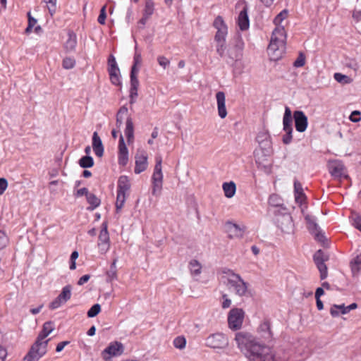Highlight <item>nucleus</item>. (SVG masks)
Instances as JSON below:
<instances>
[{
    "mask_svg": "<svg viewBox=\"0 0 361 361\" xmlns=\"http://www.w3.org/2000/svg\"><path fill=\"white\" fill-rule=\"evenodd\" d=\"M286 34L283 26H278L274 30L267 51L271 61L281 59L286 51Z\"/></svg>",
    "mask_w": 361,
    "mask_h": 361,
    "instance_id": "obj_1",
    "label": "nucleus"
},
{
    "mask_svg": "<svg viewBox=\"0 0 361 361\" xmlns=\"http://www.w3.org/2000/svg\"><path fill=\"white\" fill-rule=\"evenodd\" d=\"M245 355L250 361H278L272 350L258 341L250 346V350L245 352Z\"/></svg>",
    "mask_w": 361,
    "mask_h": 361,
    "instance_id": "obj_2",
    "label": "nucleus"
},
{
    "mask_svg": "<svg viewBox=\"0 0 361 361\" xmlns=\"http://www.w3.org/2000/svg\"><path fill=\"white\" fill-rule=\"evenodd\" d=\"M227 286L229 290H233L239 296H244L247 292V283L243 281L239 274L228 270Z\"/></svg>",
    "mask_w": 361,
    "mask_h": 361,
    "instance_id": "obj_3",
    "label": "nucleus"
},
{
    "mask_svg": "<svg viewBox=\"0 0 361 361\" xmlns=\"http://www.w3.org/2000/svg\"><path fill=\"white\" fill-rule=\"evenodd\" d=\"M156 164L152 176V194L159 195L162 189L163 173L161 169L162 158L160 155L155 157Z\"/></svg>",
    "mask_w": 361,
    "mask_h": 361,
    "instance_id": "obj_4",
    "label": "nucleus"
},
{
    "mask_svg": "<svg viewBox=\"0 0 361 361\" xmlns=\"http://www.w3.org/2000/svg\"><path fill=\"white\" fill-rule=\"evenodd\" d=\"M116 117L118 128H120L123 125V122H125V135H133V122L132 118L128 116V108L125 106L121 107Z\"/></svg>",
    "mask_w": 361,
    "mask_h": 361,
    "instance_id": "obj_5",
    "label": "nucleus"
},
{
    "mask_svg": "<svg viewBox=\"0 0 361 361\" xmlns=\"http://www.w3.org/2000/svg\"><path fill=\"white\" fill-rule=\"evenodd\" d=\"M48 341L49 340L44 341H36L24 360L26 361H37L47 353Z\"/></svg>",
    "mask_w": 361,
    "mask_h": 361,
    "instance_id": "obj_6",
    "label": "nucleus"
},
{
    "mask_svg": "<svg viewBox=\"0 0 361 361\" xmlns=\"http://www.w3.org/2000/svg\"><path fill=\"white\" fill-rule=\"evenodd\" d=\"M245 312L241 308H233L228 314V325L230 329L237 331L243 325Z\"/></svg>",
    "mask_w": 361,
    "mask_h": 361,
    "instance_id": "obj_7",
    "label": "nucleus"
},
{
    "mask_svg": "<svg viewBox=\"0 0 361 361\" xmlns=\"http://www.w3.org/2000/svg\"><path fill=\"white\" fill-rule=\"evenodd\" d=\"M205 345L211 348L223 349L228 346V339L224 334L215 333L206 338Z\"/></svg>",
    "mask_w": 361,
    "mask_h": 361,
    "instance_id": "obj_8",
    "label": "nucleus"
},
{
    "mask_svg": "<svg viewBox=\"0 0 361 361\" xmlns=\"http://www.w3.org/2000/svg\"><path fill=\"white\" fill-rule=\"evenodd\" d=\"M235 340L238 348L244 353L247 352L250 347L257 342L251 334L245 331L237 333Z\"/></svg>",
    "mask_w": 361,
    "mask_h": 361,
    "instance_id": "obj_9",
    "label": "nucleus"
},
{
    "mask_svg": "<svg viewBox=\"0 0 361 361\" xmlns=\"http://www.w3.org/2000/svg\"><path fill=\"white\" fill-rule=\"evenodd\" d=\"M327 167L331 176L336 179L348 177V176L345 175V166L341 160H329Z\"/></svg>",
    "mask_w": 361,
    "mask_h": 361,
    "instance_id": "obj_10",
    "label": "nucleus"
},
{
    "mask_svg": "<svg viewBox=\"0 0 361 361\" xmlns=\"http://www.w3.org/2000/svg\"><path fill=\"white\" fill-rule=\"evenodd\" d=\"M244 42L240 38H237L235 44L229 47L227 51L228 58L233 61H238L243 57Z\"/></svg>",
    "mask_w": 361,
    "mask_h": 361,
    "instance_id": "obj_11",
    "label": "nucleus"
},
{
    "mask_svg": "<svg viewBox=\"0 0 361 361\" xmlns=\"http://www.w3.org/2000/svg\"><path fill=\"white\" fill-rule=\"evenodd\" d=\"M98 247L102 254L106 253L110 247L109 235L106 222H103L102 224V229L99 235Z\"/></svg>",
    "mask_w": 361,
    "mask_h": 361,
    "instance_id": "obj_12",
    "label": "nucleus"
},
{
    "mask_svg": "<svg viewBox=\"0 0 361 361\" xmlns=\"http://www.w3.org/2000/svg\"><path fill=\"white\" fill-rule=\"evenodd\" d=\"M307 224V228L309 231L314 235V238L318 241H323L324 235L322 233L319 226L317 224V219L314 216L307 214L305 217Z\"/></svg>",
    "mask_w": 361,
    "mask_h": 361,
    "instance_id": "obj_13",
    "label": "nucleus"
},
{
    "mask_svg": "<svg viewBox=\"0 0 361 361\" xmlns=\"http://www.w3.org/2000/svg\"><path fill=\"white\" fill-rule=\"evenodd\" d=\"M147 154L145 150L139 149L135 154V173L139 174L145 171L148 166Z\"/></svg>",
    "mask_w": 361,
    "mask_h": 361,
    "instance_id": "obj_14",
    "label": "nucleus"
},
{
    "mask_svg": "<svg viewBox=\"0 0 361 361\" xmlns=\"http://www.w3.org/2000/svg\"><path fill=\"white\" fill-rule=\"evenodd\" d=\"M268 157H265L264 154H260L259 151L255 152V161L257 168L267 174L270 173L271 171V163Z\"/></svg>",
    "mask_w": 361,
    "mask_h": 361,
    "instance_id": "obj_15",
    "label": "nucleus"
},
{
    "mask_svg": "<svg viewBox=\"0 0 361 361\" xmlns=\"http://www.w3.org/2000/svg\"><path fill=\"white\" fill-rule=\"evenodd\" d=\"M295 129L299 133L305 131L307 127V117L302 111H295L293 113Z\"/></svg>",
    "mask_w": 361,
    "mask_h": 361,
    "instance_id": "obj_16",
    "label": "nucleus"
},
{
    "mask_svg": "<svg viewBox=\"0 0 361 361\" xmlns=\"http://www.w3.org/2000/svg\"><path fill=\"white\" fill-rule=\"evenodd\" d=\"M139 71L138 68H131L130 72V103L132 104L135 99L137 96V89L139 86V81L137 79V74Z\"/></svg>",
    "mask_w": 361,
    "mask_h": 361,
    "instance_id": "obj_17",
    "label": "nucleus"
},
{
    "mask_svg": "<svg viewBox=\"0 0 361 361\" xmlns=\"http://www.w3.org/2000/svg\"><path fill=\"white\" fill-rule=\"evenodd\" d=\"M259 144V151L260 154H265V157H269L271 153V141L270 137H257Z\"/></svg>",
    "mask_w": 361,
    "mask_h": 361,
    "instance_id": "obj_18",
    "label": "nucleus"
},
{
    "mask_svg": "<svg viewBox=\"0 0 361 361\" xmlns=\"http://www.w3.org/2000/svg\"><path fill=\"white\" fill-rule=\"evenodd\" d=\"M118 161L121 166H126L128 161V150L123 137H120L119 140Z\"/></svg>",
    "mask_w": 361,
    "mask_h": 361,
    "instance_id": "obj_19",
    "label": "nucleus"
},
{
    "mask_svg": "<svg viewBox=\"0 0 361 361\" xmlns=\"http://www.w3.org/2000/svg\"><path fill=\"white\" fill-rule=\"evenodd\" d=\"M226 231L230 238H241L245 232V227L231 222L226 224Z\"/></svg>",
    "mask_w": 361,
    "mask_h": 361,
    "instance_id": "obj_20",
    "label": "nucleus"
},
{
    "mask_svg": "<svg viewBox=\"0 0 361 361\" xmlns=\"http://www.w3.org/2000/svg\"><path fill=\"white\" fill-rule=\"evenodd\" d=\"M217 103L218 114L221 118H224L227 116V110L226 108V96L224 92H218L216 94Z\"/></svg>",
    "mask_w": 361,
    "mask_h": 361,
    "instance_id": "obj_21",
    "label": "nucleus"
},
{
    "mask_svg": "<svg viewBox=\"0 0 361 361\" xmlns=\"http://www.w3.org/2000/svg\"><path fill=\"white\" fill-rule=\"evenodd\" d=\"M292 112L288 106H285V111L283 117V128L287 135H290L293 132Z\"/></svg>",
    "mask_w": 361,
    "mask_h": 361,
    "instance_id": "obj_22",
    "label": "nucleus"
},
{
    "mask_svg": "<svg viewBox=\"0 0 361 361\" xmlns=\"http://www.w3.org/2000/svg\"><path fill=\"white\" fill-rule=\"evenodd\" d=\"M357 306V305L356 303H352L348 306H345L343 304L339 305H334L331 307L330 313L331 316L334 317H338L340 315V313L338 311H337V309H341V314H345L349 312L350 310L355 309Z\"/></svg>",
    "mask_w": 361,
    "mask_h": 361,
    "instance_id": "obj_23",
    "label": "nucleus"
},
{
    "mask_svg": "<svg viewBox=\"0 0 361 361\" xmlns=\"http://www.w3.org/2000/svg\"><path fill=\"white\" fill-rule=\"evenodd\" d=\"M258 332L260 334L261 338L265 341H269L272 339V332L271 331V326L269 321H264L259 325Z\"/></svg>",
    "mask_w": 361,
    "mask_h": 361,
    "instance_id": "obj_24",
    "label": "nucleus"
},
{
    "mask_svg": "<svg viewBox=\"0 0 361 361\" xmlns=\"http://www.w3.org/2000/svg\"><path fill=\"white\" fill-rule=\"evenodd\" d=\"M238 25L241 30H247L250 27V20L247 14V8L245 7L239 13Z\"/></svg>",
    "mask_w": 361,
    "mask_h": 361,
    "instance_id": "obj_25",
    "label": "nucleus"
},
{
    "mask_svg": "<svg viewBox=\"0 0 361 361\" xmlns=\"http://www.w3.org/2000/svg\"><path fill=\"white\" fill-rule=\"evenodd\" d=\"M68 39L64 44V48L67 52H72L75 49L77 44V37L76 35L72 31L68 32Z\"/></svg>",
    "mask_w": 361,
    "mask_h": 361,
    "instance_id": "obj_26",
    "label": "nucleus"
},
{
    "mask_svg": "<svg viewBox=\"0 0 361 361\" xmlns=\"http://www.w3.org/2000/svg\"><path fill=\"white\" fill-rule=\"evenodd\" d=\"M294 195L297 202L302 203L305 200L302 184L296 179L294 180Z\"/></svg>",
    "mask_w": 361,
    "mask_h": 361,
    "instance_id": "obj_27",
    "label": "nucleus"
},
{
    "mask_svg": "<svg viewBox=\"0 0 361 361\" xmlns=\"http://www.w3.org/2000/svg\"><path fill=\"white\" fill-rule=\"evenodd\" d=\"M123 352V345L121 343L115 342L111 343L104 350V353H107L111 356L119 355Z\"/></svg>",
    "mask_w": 361,
    "mask_h": 361,
    "instance_id": "obj_28",
    "label": "nucleus"
},
{
    "mask_svg": "<svg viewBox=\"0 0 361 361\" xmlns=\"http://www.w3.org/2000/svg\"><path fill=\"white\" fill-rule=\"evenodd\" d=\"M92 148L96 156L102 157L104 154V147L100 137H92Z\"/></svg>",
    "mask_w": 361,
    "mask_h": 361,
    "instance_id": "obj_29",
    "label": "nucleus"
},
{
    "mask_svg": "<svg viewBox=\"0 0 361 361\" xmlns=\"http://www.w3.org/2000/svg\"><path fill=\"white\" fill-rule=\"evenodd\" d=\"M222 188L224 195L228 198H231L235 195L236 191V185L234 182H226L223 183Z\"/></svg>",
    "mask_w": 361,
    "mask_h": 361,
    "instance_id": "obj_30",
    "label": "nucleus"
},
{
    "mask_svg": "<svg viewBox=\"0 0 361 361\" xmlns=\"http://www.w3.org/2000/svg\"><path fill=\"white\" fill-rule=\"evenodd\" d=\"M130 185L128 178L126 176H122L119 178L118 181L117 192L126 193L130 189Z\"/></svg>",
    "mask_w": 361,
    "mask_h": 361,
    "instance_id": "obj_31",
    "label": "nucleus"
},
{
    "mask_svg": "<svg viewBox=\"0 0 361 361\" xmlns=\"http://www.w3.org/2000/svg\"><path fill=\"white\" fill-rule=\"evenodd\" d=\"M278 223H281V225H279V226H280L282 231L288 232L292 225V218L289 214L283 215L281 217V220L278 219Z\"/></svg>",
    "mask_w": 361,
    "mask_h": 361,
    "instance_id": "obj_32",
    "label": "nucleus"
},
{
    "mask_svg": "<svg viewBox=\"0 0 361 361\" xmlns=\"http://www.w3.org/2000/svg\"><path fill=\"white\" fill-rule=\"evenodd\" d=\"M350 267L353 275L357 276L361 271V254L357 255L351 262Z\"/></svg>",
    "mask_w": 361,
    "mask_h": 361,
    "instance_id": "obj_33",
    "label": "nucleus"
},
{
    "mask_svg": "<svg viewBox=\"0 0 361 361\" xmlns=\"http://www.w3.org/2000/svg\"><path fill=\"white\" fill-rule=\"evenodd\" d=\"M189 269L192 275L199 276L202 271V265L197 260L192 259L189 262Z\"/></svg>",
    "mask_w": 361,
    "mask_h": 361,
    "instance_id": "obj_34",
    "label": "nucleus"
},
{
    "mask_svg": "<svg viewBox=\"0 0 361 361\" xmlns=\"http://www.w3.org/2000/svg\"><path fill=\"white\" fill-rule=\"evenodd\" d=\"M87 201L90 204V207H87L88 210H94L100 204V200L94 194L90 193L87 195Z\"/></svg>",
    "mask_w": 361,
    "mask_h": 361,
    "instance_id": "obj_35",
    "label": "nucleus"
},
{
    "mask_svg": "<svg viewBox=\"0 0 361 361\" xmlns=\"http://www.w3.org/2000/svg\"><path fill=\"white\" fill-rule=\"evenodd\" d=\"M71 290L72 287L71 285H67L62 288L61 293L59 296L65 302L69 300L71 298Z\"/></svg>",
    "mask_w": 361,
    "mask_h": 361,
    "instance_id": "obj_36",
    "label": "nucleus"
},
{
    "mask_svg": "<svg viewBox=\"0 0 361 361\" xmlns=\"http://www.w3.org/2000/svg\"><path fill=\"white\" fill-rule=\"evenodd\" d=\"M79 164L82 168H90L94 165V160L90 156H84L79 160Z\"/></svg>",
    "mask_w": 361,
    "mask_h": 361,
    "instance_id": "obj_37",
    "label": "nucleus"
},
{
    "mask_svg": "<svg viewBox=\"0 0 361 361\" xmlns=\"http://www.w3.org/2000/svg\"><path fill=\"white\" fill-rule=\"evenodd\" d=\"M334 78L338 82L343 85L350 84L352 82V79L350 77L340 73H334Z\"/></svg>",
    "mask_w": 361,
    "mask_h": 361,
    "instance_id": "obj_38",
    "label": "nucleus"
},
{
    "mask_svg": "<svg viewBox=\"0 0 361 361\" xmlns=\"http://www.w3.org/2000/svg\"><path fill=\"white\" fill-rule=\"evenodd\" d=\"M154 10V4L152 0H146L145 6L144 9V16L146 17H150Z\"/></svg>",
    "mask_w": 361,
    "mask_h": 361,
    "instance_id": "obj_39",
    "label": "nucleus"
},
{
    "mask_svg": "<svg viewBox=\"0 0 361 361\" xmlns=\"http://www.w3.org/2000/svg\"><path fill=\"white\" fill-rule=\"evenodd\" d=\"M126 202V193L117 192L116 208L117 212H118L123 207Z\"/></svg>",
    "mask_w": 361,
    "mask_h": 361,
    "instance_id": "obj_40",
    "label": "nucleus"
},
{
    "mask_svg": "<svg viewBox=\"0 0 361 361\" xmlns=\"http://www.w3.org/2000/svg\"><path fill=\"white\" fill-rule=\"evenodd\" d=\"M51 16H53L56 11L57 0H42Z\"/></svg>",
    "mask_w": 361,
    "mask_h": 361,
    "instance_id": "obj_41",
    "label": "nucleus"
},
{
    "mask_svg": "<svg viewBox=\"0 0 361 361\" xmlns=\"http://www.w3.org/2000/svg\"><path fill=\"white\" fill-rule=\"evenodd\" d=\"M213 25L217 30L228 29L227 25H226L223 18L221 16H218L215 18L213 23Z\"/></svg>",
    "mask_w": 361,
    "mask_h": 361,
    "instance_id": "obj_42",
    "label": "nucleus"
},
{
    "mask_svg": "<svg viewBox=\"0 0 361 361\" xmlns=\"http://www.w3.org/2000/svg\"><path fill=\"white\" fill-rule=\"evenodd\" d=\"M288 16V11L286 9L281 11L274 19V23L276 27L281 26V23L283 22L284 19H286Z\"/></svg>",
    "mask_w": 361,
    "mask_h": 361,
    "instance_id": "obj_43",
    "label": "nucleus"
},
{
    "mask_svg": "<svg viewBox=\"0 0 361 361\" xmlns=\"http://www.w3.org/2000/svg\"><path fill=\"white\" fill-rule=\"evenodd\" d=\"M216 43V52L221 57L225 56L226 40H215Z\"/></svg>",
    "mask_w": 361,
    "mask_h": 361,
    "instance_id": "obj_44",
    "label": "nucleus"
},
{
    "mask_svg": "<svg viewBox=\"0 0 361 361\" xmlns=\"http://www.w3.org/2000/svg\"><path fill=\"white\" fill-rule=\"evenodd\" d=\"M269 204L272 207H279L281 205V199L278 195L272 194L269 197Z\"/></svg>",
    "mask_w": 361,
    "mask_h": 361,
    "instance_id": "obj_45",
    "label": "nucleus"
},
{
    "mask_svg": "<svg viewBox=\"0 0 361 361\" xmlns=\"http://www.w3.org/2000/svg\"><path fill=\"white\" fill-rule=\"evenodd\" d=\"M317 265V269L319 271L320 273V279L322 280H324L327 277L328 271H327V267L324 262H319Z\"/></svg>",
    "mask_w": 361,
    "mask_h": 361,
    "instance_id": "obj_46",
    "label": "nucleus"
},
{
    "mask_svg": "<svg viewBox=\"0 0 361 361\" xmlns=\"http://www.w3.org/2000/svg\"><path fill=\"white\" fill-rule=\"evenodd\" d=\"M9 242L8 237L6 232L3 230H0V250L5 248Z\"/></svg>",
    "mask_w": 361,
    "mask_h": 361,
    "instance_id": "obj_47",
    "label": "nucleus"
},
{
    "mask_svg": "<svg viewBox=\"0 0 361 361\" xmlns=\"http://www.w3.org/2000/svg\"><path fill=\"white\" fill-rule=\"evenodd\" d=\"M173 345L178 349H183L186 345V340L183 336H178L173 340Z\"/></svg>",
    "mask_w": 361,
    "mask_h": 361,
    "instance_id": "obj_48",
    "label": "nucleus"
},
{
    "mask_svg": "<svg viewBox=\"0 0 361 361\" xmlns=\"http://www.w3.org/2000/svg\"><path fill=\"white\" fill-rule=\"evenodd\" d=\"M75 65V60L71 57H66L63 60L62 66L65 69H71Z\"/></svg>",
    "mask_w": 361,
    "mask_h": 361,
    "instance_id": "obj_49",
    "label": "nucleus"
},
{
    "mask_svg": "<svg viewBox=\"0 0 361 361\" xmlns=\"http://www.w3.org/2000/svg\"><path fill=\"white\" fill-rule=\"evenodd\" d=\"M101 307L99 304H94L91 307V308L88 310L87 314L88 317H96L100 312Z\"/></svg>",
    "mask_w": 361,
    "mask_h": 361,
    "instance_id": "obj_50",
    "label": "nucleus"
},
{
    "mask_svg": "<svg viewBox=\"0 0 361 361\" xmlns=\"http://www.w3.org/2000/svg\"><path fill=\"white\" fill-rule=\"evenodd\" d=\"M66 302L63 300L59 295L49 304V308L51 310H56L61 307L63 304Z\"/></svg>",
    "mask_w": 361,
    "mask_h": 361,
    "instance_id": "obj_51",
    "label": "nucleus"
},
{
    "mask_svg": "<svg viewBox=\"0 0 361 361\" xmlns=\"http://www.w3.org/2000/svg\"><path fill=\"white\" fill-rule=\"evenodd\" d=\"M54 324L52 322H47L43 324L42 331L49 336L54 330Z\"/></svg>",
    "mask_w": 361,
    "mask_h": 361,
    "instance_id": "obj_52",
    "label": "nucleus"
},
{
    "mask_svg": "<svg viewBox=\"0 0 361 361\" xmlns=\"http://www.w3.org/2000/svg\"><path fill=\"white\" fill-rule=\"evenodd\" d=\"M228 34V29H223L216 31L214 40H226Z\"/></svg>",
    "mask_w": 361,
    "mask_h": 361,
    "instance_id": "obj_53",
    "label": "nucleus"
},
{
    "mask_svg": "<svg viewBox=\"0 0 361 361\" xmlns=\"http://www.w3.org/2000/svg\"><path fill=\"white\" fill-rule=\"evenodd\" d=\"M106 281L108 282H111L113 280L117 279V269H113L111 268L109 269V271H106Z\"/></svg>",
    "mask_w": 361,
    "mask_h": 361,
    "instance_id": "obj_54",
    "label": "nucleus"
},
{
    "mask_svg": "<svg viewBox=\"0 0 361 361\" xmlns=\"http://www.w3.org/2000/svg\"><path fill=\"white\" fill-rule=\"evenodd\" d=\"M325 260L326 259L324 258L323 252L321 250H318L314 255V261L316 264H317L319 262H324Z\"/></svg>",
    "mask_w": 361,
    "mask_h": 361,
    "instance_id": "obj_55",
    "label": "nucleus"
},
{
    "mask_svg": "<svg viewBox=\"0 0 361 361\" xmlns=\"http://www.w3.org/2000/svg\"><path fill=\"white\" fill-rule=\"evenodd\" d=\"M106 6H104L102 8H101V11H100V14L98 17V23L102 24V25H104L105 23V20H106Z\"/></svg>",
    "mask_w": 361,
    "mask_h": 361,
    "instance_id": "obj_56",
    "label": "nucleus"
},
{
    "mask_svg": "<svg viewBox=\"0 0 361 361\" xmlns=\"http://www.w3.org/2000/svg\"><path fill=\"white\" fill-rule=\"evenodd\" d=\"M8 188V181L5 178H0V195H3Z\"/></svg>",
    "mask_w": 361,
    "mask_h": 361,
    "instance_id": "obj_57",
    "label": "nucleus"
},
{
    "mask_svg": "<svg viewBox=\"0 0 361 361\" xmlns=\"http://www.w3.org/2000/svg\"><path fill=\"white\" fill-rule=\"evenodd\" d=\"M159 64L164 69L169 65L170 61L165 56H160L157 59Z\"/></svg>",
    "mask_w": 361,
    "mask_h": 361,
    "instance_id": "obj_58",
    "label": "nucleus"
},
{
    "mask_svg": "<svg viewBox=\"0 0 361 361\" xmlns=\"http://www.w3.org/2000/svg\"><path fill=\"white\" fill-rule=\"evenodd\" d=\"M360 112L359 111H354L350 116V120L353 122H357L360 121Z\"/></svg>",
    "mask_w": 361,
    "mask_h": 361,
    "instance_id": "obj_59",
    "label": "nucleus"
},
{
    "mask_svg": "<svg viewBox=\"0 0 361 361\" xmlns=\"http://www.w3.org/2000/svg\"><path fill=\"white\" fill-rule=\"evenodd\" d=\"M222 298L224 299V301L221 304L222 308H228L231 305V300L229 298H228V295L226 294H223Z\"/></svg>",
    "mask_w": 361,
    "mask_h": 361,
    "instance_id": "obj_60",
    "label": "nucleus"
},
{
    "mask_svg": "<svg viewBox=\"0 0 361 361\" xmlns=\"http://www.w3.org/2000/svg\"><path fill=\"white\" fill-rule=\"evenodd\" d=\"M142 61V57L141 54L137 51H135V56H134V64L132 66V68H137V66L140 65Z\"/></svg>",
    "mask_w": 361,
    "mask_h": 361,
    "instance_id": "obj_61",
    "label": "nucleus"
},
{
    "mask_svg": "<svg viewBox=\"0 0 361 361\" xmlns=\"http://www.w3.org/2000/svg\"><path fill=\"white\" fill-rule=\"evenodd\" d=\"M353 226L361 232V216L355 215L353 218Z\"/></svg>",
    "mask_w": 361,
    "mask_h": 361,
    "instance_id": "obj_62",
    "label": "nucleus"
},
{
    "mask_svg": "<svg viewBox=\"0 0 361 361\" xmlns=\"http://www.w3.org/2000/svg\"><path fill=\"white\" fill-rule=\"evenodd\" d=\"M305 57L301 54L294 62L295 67H302L305 65Z\"/></svg>",
    "mask_w": 361,
    "mask_h": 361,
    "instance_id": "obj_63",
    "label": "nucleus"
},
{
    "mask_svg": "<svg viewBox=\"0 0 361 361\" xmlns=\"http://www.w3.org/2000/svg\"><path fill=\"white\" fill-rule=\"evenodd\" d=\"M345 66L355 71H357L359 68V65L357 62L355 60H350L349 62H347Z\"/></svg>",
    "mask_w": 361,
    "mask_h": 361,
    "instance_id": "obj_64",
    "label": "nucleus"
}]
</instances>
